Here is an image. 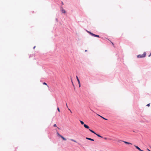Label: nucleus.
I'll use <instances>...</instances> for the list:
<instances>
[{"label": "nucleus", "instance_id": "2", "mask_svg": "<svg viewBox=\"0 0 151 151\" xmlns=\"http://www.w3.org/2000/svg\"><path fill=\"white\" fill-rule=\"evenodd\" d=\"M70 141H73L76 143H77L79 145H80V146H82V145L81 144H80V143H78V142L76 140H74L73 139H70Z\"/></svg>", "mask_w": 151, "mask_h": 151}, {"label": "nucleus", "instance_id": "24", "mask_svg": "<svg viewBox=\"0 0 151 151\" xmlns=\"http://www.w3.org/2000/svg\"><path fill=\"white\" fill-rule=\"evenodd\" d=\"M66 107L68 108V106L67 105V103H66Z\"/></svg>", "mask_w": 151, "mask_h": 151}, {"label": "nucleus", "instance_id": "26", "mask_svg": "<svg viewBox=\"0 0 151 151\" xmlns=\"http://www.w3.org/2000/svg\"><path fill=\"white\" fill-rule=\"evenodd\" d=\"M88 33L90 34V32H89V31H88Z\"/></svg>", "mask_w": 151, "mask_h": 151}, {"label": "nucleus", "instance_id": "27", "mask_svg": "<svg viewBox=\"0 0 151 151\" xmlns=\"http://www.w3.org/2000/svg\"><path fill=\"white\" fill-rule=\"evenodd\" d=\"M151 55V53L150 54V55H149V56L150 57Z\"/></svg>", "mask_w": 151, "mask_h": 151}, {"label": "nucleus", "instance_id": "28", "mask_svg": "<svg viewBox=\"0 0 151 151\" xmlns=\"http://www.w3.org/2000/svg\"><path fill=\"white\" fill-rule=\"evenodd\" d=\"M147 149V150L148 151H151L150 150H149V149Z\"/></svg>", "mask_w": 151, "mask_h": 151}, {"label": "nucleus", "instance_id": "9", "mask_svg": "<svg viewBox=\"0 0 151 151\" xmlns=\"http://www.w3.org/2000/svg\"><path fill=\"white\" fill-rule=\"evenodd\" d=\"M61 12L65 14L66 13V12L65 9H62L61 10Z\"/></svg>", "mask_w": 151, "mask_h": 151}, {"label": "nucleus", "instance_id": "31", "mask_svg": "<svg viewBox=\"0 0 151 151\" xmlns=\"http://www.w3.org/2000/svg\"><path fill=\"white\" fill-rule=\"evenodd\" d=\"M35 46H34L33 47V49H35Z\"/></svg>", "mask_w": 151, "mask_h": 151}, {"label": "nucleus", "instance_id": "10", "mask_svg": "<svg viewBox=\"0 0 151 151\" xmlns=\"http://www.w3.org/2000/svg\"><path fill=\"white\" fill-rule=\"evenodd\" d=\"M93 36L95 37H99V35H96L94 34H93Z\"/></svg>", "mask_w": 151, "mask_h": 151}, {"label": "nucleus", "instance_id": "18", "mask_svg": "<svg viewBox=\"0 0 151 151\" xmlns=\"http://www.w3.org/2000/svg\"><path fill=\"white\" fill-rule=\"evenodd\" d=\"M150 106V104H147V106Z\"/></svg>", "mask_w": 151, "mask_h": 151}, {"label": "nucleus", "instance_id": "16", "mask_svg": "<svg viewBox=\"0 0 151 151\" xmlns=\"http://www.w3.org/2000/svg\"><path fill=\"white\" fill-rule=\"evenodd\" d=\"M57 110H58V111L59 112H60V109H59V108L58 107L57 108Z\"/></svg>", "mask_w": 151, "mask_h": 151}, {"label": "nucleus", "instance_id": "4", "mask_svg": "<svg viewBox=\"0 0 151 151\" xmlns=\"http://www.w3.org/2000/svg\"><path fill=\"white\" fill-rule=\"evenodd\" d=\"M57 133L58 134V135H59V136L61 137L63 140H65V141L66 140V139L64 137H63L62 135H60L58 133Z\"/></svg>", "mask_w": 151, "mask_h": 151}, {"label": "nucleus", "instance_id": "22", "mask_svg": "<svg viewBox=\"0 0 151 151\" xmlns=\"http://www.w3.org/2000/svg\"><path fill=\"white\" fill-rule=\"evenodd\" d=\"M61 4H62V5H63V4H64L63 1L61 2Z\"/></svg>", "mask_w": 151, "mask_h": 151}, {"label": "nucleus", "instance_id": "15", "mask_svg": "<svg viewBox=\"0 0 151 151\" xmlns=\"http://www.w3.org/2000/svg\"><path fill=\"white\" fill-rule=\"evenodd\" d=\"M60 10H61V11L62 9H63V7L62 6H60Z\"/></svg>", "mask_w": 151, "mask_h": 151}, {"label": "nucleus", "instance_id": "30", "mask_svg": "<svg viewBox=\"0 0 151 151\" xmlns=\"http://www.w3.org/2000/svg\"><path fill=\"white\" fill-rule=\"evenodd\" d=\"M111 42V43H112V44L113 45H114V43H113V42Z\"/></svg>", "mask_w": 151, "mask_h": 151}, {"label": "nucleus", "instance_id": "6", "mask_svg": "<svg viewBox=\"0 0 151 151\" xmlns=\"http://www.w3.org/2000/svg\"><path fill=\"white\" fill-rule=\"evenodd\" d=\"M86 138L87 139L89 140H90L91 141H94V140L93 139H91V138H88V137H86Z\"/></svg>", "mask_w": 151, "mask_h": 151}, {"label": "nucleus", "instance_id": "21", "mask_svg": "<svg viewBox=\"0 0 151 151\" xmlns=\"http://www.w3.org/2000/svg\"><path fill=\"white\" fill-rule=\"evenodd\" d=\"M68 109L70 111V113H72V111L70 110L69 108H68Z\"/></svg>", "mask_w": 151, "mask_h": 151}, {"label": "nucleus", "instance_id": "29", "mask_svg": "<svg viewBox=\"0 0 151 151\" xmlns=\"http://www.w3.org/2000/svg\"><path fill=\"white\" fill-rule=\"evenodd\" d=\"M104 139H107V138H106V137H105V138H104Z\"/></svg>", "mask_w": 151, "mask_h": 151}, {"label": "nucleus", "instance_id": "25", "mask_svg": "<svg viewBox=\"0 0 151 151\" xmlns=\"http://www.w3.org/2000/svg\"><path fill=\"white\" fill-rule=\"evenodd\" d=\"M72 84H73V86H74V84H73V82L72 81Z\"/></svg>", "mask_w": 151, "mask_h": 151}, {"label": "nucleus", "instance_id": "5", "mask_svg": "<svg viewBox=\"0 0 151 151\" xmlns=\"http://www.w3.org/2000/svg\"><path fill=\"white\" fill-rule=\"evenodd\" d=\"M119 141L123 142H124L126 144H131V145H132V143H131L129 142H127L126 141H123L121 140H120Z\"/></svg>", "mask_w": 151, "mask_h": 151}, {"label": "nucleus", "instance_id": "7", "mask_svg": "<svg viewBox=\"0 0 151 151\" xmlns=\"http://www.w3.org/2000/svg\"><path fill=\"white\" fill-rule=\"evenodd\" d=\"M84 127L86 129H89V127L88 125L86 124H84Z\"/></svg>", "mask_w": 151, "mask_h": 151}, {"label": "nucleus", "instance_id": "23", "mask_svg": "<svg viewBox=\"0 0 151 151\" xmlns=\"http://www.w3.org/2000/svg\"><path fill=\"white\" fill-rule=\"evenodd\" d=\"M56 21L57 22H58V19H57V18H56Z\"/></svg>", "mask_w": 151, "mask_h": 151}, {"label": "nucleus", "instance_id": "32", "mask_svg": "<svg viewBox=\"0 0 151 151\" xmlns=\"http://www.w3.org/2000/svg\"><path fill=\"white\" fill-rule=\"evenodd\" d=\"M85 52H86V51H87V50H85Z\"/></svg>", "mask_w": 151, "mask_h": 151}, {"label": "nucleus", "instance_id": "20", "mask_svg": "<svg viewBox=\"0 0 151 151\" xmlns=\"http://www.w3.org/2000/svg\"><path fill=\"white\" fill-rule=\"evenodd\" d=\"M43 84L44 85H47V84L45 82L43 83Z\"/></svg>", "mask_w": 151, "mask_h": 151}, {"label": "nucleus", "instance_id": "13", "mask_svg": "<svg viewBox=\"0 0 151 151\" xmlns=\"http://www.w3.org/2000/svg\"><path fill=\"white\" fill-rule=\"evenodd\" d=\"M80 121L81 124H83L84 125V122L83 121H81V120H80Z\"/></svg>", "mask_w": 151, "mask_h": 151}, {"label": "nucleus", "instance_id": "14", "mask_svg": "<svg viewBox=\"0 0 151 151\" xmlns=\"http://www.w3.org/2000/svg\"><path fill=\"white\" fill-rule=\"evenodd\" d=\"M99 115V116H100L101 117V118H103V119H105V120H107V119H106V118H104V117H102V116H100V115Z\"/></svg>", "mask_w": 151, "mask_h": 151}, {"label": "nucleus", "instance_id": "11", "mask_svg": "<svg viewBox=\"0 0 151 151\" xmlns=\"http://www.w3.org/2000/svg\"><path fill=\"white\" fill-rule=\"evenodd\" d=\"M89 130L91 131V132L94 134H96V133H95V132H94L91 129H89Z\"/></svg>", "mask_w": 151, "mask_h": 151}, {"label": "nucleus", "instance_id": "1", "mask_svg": "<svg viewBox=\"0 0 151 151\" xmlns=\"http://www.w3.org/2000/svg\"><path fill=\"white\" fill-rule=\"evenodd\" d=\"M146 53L145 52H144L143 54L142 55H139L137 56V58H143L145 57L146 56Z\"/></svg>", "mask_w": 151, "mask_h": 151}, {"label": "nucleus", "instance_id": "19", "mask_svg": "<svg viewBox=\"0 0 151 151\" xmlns=\"http://www.w3.org/2000/svg\"><path fill=\"white\" fill-rule=\"evenodd\" d=\"M53 126L54 127H57V126H56V124H55L54 125H53Z\"/></svg>", "mask_w": 151, "mask_h": 151}, {"label": "nucleus", "instance_id": "17", "mask_svg": "<svg viewBox=\"0 0 151 151\" xmlns=\"http://www.w3.org/2000/svg\"><path fill=\"white\" fill-rule=\"evenodd\" d=\"M90 34H91V35L92 36H93V34L91 33V32H90Z\"/></svg>", "mask_w": 151, "mask_h": 151}, {"label": "nucleus", "instance_id": "33", "mask_svg": "<svg viewBox=\"0 0 151 151\" xmlns=\"http://www.w3.org/2000/svg\"><path fill=\"white\" fill-rule=\"evenodd\" d=\"M144 151L141 150V151Z\"/></svg>", "mask_w": 151, "mask_h": 151}, {"label": "nucleus", "instance_id": "3", "mask_svg": "<svg viewBox=\"0 0 151 151\" xmlns=\"http://www.w3.org/2000/svg\"><path fill=\"white\" fill-rule=\"evenodd\" d=\"M76 77L79 84V87H81V84L80 80L78 79V77L77 76H76Z\"/></svg>", "mask_w": 151, "mask_h": 151}, {"label": "nucleus", "instance_id": "8", "mask_svg": "<svg viewBox=\"0 0 151 151\" xmlns=\"http://www.w3.org/2000/svg\"><path fill=\"white\" fill-rule=\"evenodd\" d=\"M134 146L136 148H137V149H138V150H139V151H141V149L138 147L137 146H135V145H134Z\"/></svg>", "mask_w": 151, "mask_h": 151}, {"label": "nucleus", "instance_id": "12", "mask_svg": "<svg viewBox=\"0 0 151 151\" xmlns=\"http://www.w3.org/2000/svg\"><path fill=\"white\" fill-rule=\"evenodd\" d=\"M95 134L97 136H98V137H100L101 138L103 137L101 136H100L99 134H98L96 133V134Z\"/></svg>", "mask_w": 151, "mask_h": 151}]
</instances>
